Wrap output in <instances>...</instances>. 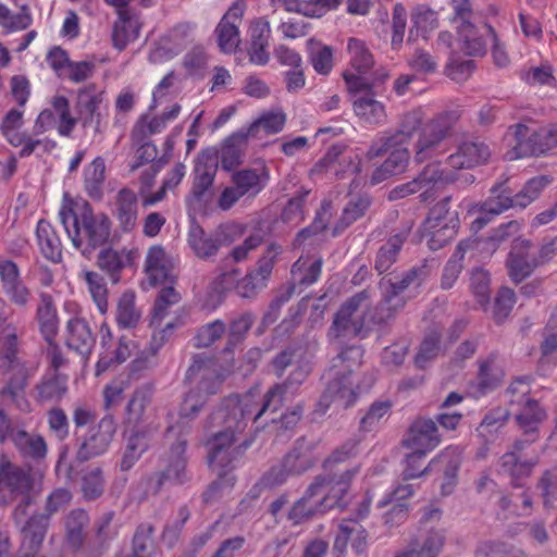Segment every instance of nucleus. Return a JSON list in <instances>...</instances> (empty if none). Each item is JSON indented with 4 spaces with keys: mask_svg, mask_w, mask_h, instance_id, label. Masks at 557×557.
Listing matches in <instances>:
<instances>
[{
    "mask_svg": "<svg viewBox=\"0 0 557 557\" xmlns=\"http://www.w3.org/2000/svg\"><path fill=\"white\" fill-rule=\"evenodd\" d=\"M308 374L307 367L298 366L283 383L274 384L262 396L253 391L243 396H230L212 412V419H223L228 428L244 432L249 421L256 422L268 412L275 413L292 400Z\"/></svg>",
    "mask_w": 557,
    "mask_h": 557,
    "instance_id": "nucleus-1",
    "label": "nucleus"
},
{
    "mask_svg": "<svg viewBox=\"0 0 557 557\" xmlns=\"http://www.w3.org/2000/svg\"><path fill=\"white\" fill-rule=\"evenodd\" d=\"M209 428L222 425L224 429L215 433L208 442V463L212 472L215 473L214 480L207 491L203 493V500L211 503L230 492L235 484V476L232 471L235 469L239 457L244 454L249 443L244 440L239 441L238 432L234 428H228L227 423L222 420H213L212 413L208 419Z\"/></svg>",
    "mask_w": 557,
    "mask_h": 557,
    "instance_id": "nucleus-2",
    "label": "nucleus"
},
{
    "mask_svg": "<svg viewBox=\"0 0 557 557\" xmlns=\"http://www.w3.org/2000/svg\"><path fill=\"white\" fill-rule=\"evenodd\" d=\"M362 357L360 346H349L337 355L329 371L326 388L317 404V412L325 413L331 405L346 409L355 404L360 386L355 384L352 373L361 364Z\"/></svg>",
    "mask_w": 557,
    "mask_h": 557,
    "instance_id": "nucleus-3",
    "label": "nucleus"
},
{
    "mask_svg": "<svg viewBox=\"0 0 557 557\" xmlns=\"http://www.w3.org/2000/svg\"><path fill=\"white\" fill-rule=\"evenodd\" d=\"M227 371L211 356L195 354L186 371V381L193 386L180 409L182 419H193L203 408L209 396L220 392Z\"/></svg>",
    "mask_w": 557,
    "mask_h": 557,
    "instance_id": "nucleus-4",
    "label": "nucleus"
},
{
    "mask_svg": "<svg viewBox=\"0 0 557 557\" xmlns=\"http://www.w3.org/2000/svg\"><path fill=\"white\" fill-rule=\"evenodd\" d=\"M62 223L74 246L84 255L103 245L110 235V221L107 216H96L87 202L76 203L67 213L61 212Z\"/></svg>",
    "mask_w": 557,
    "mask_h": 557,
    "instance_id": "nucleus-5",
    "label": "nucleus"
},
{
    "mask_svg": "<svg viewBox=\"0 0 557 557\" xmlns=\"http://www.w3.org/2000/svg\"><path fill=\"white\" fill-rule=\"evenodd\" d=\"M428 276V267L426 264H422L410 269L397 281L392 282L391 280H383L381 282L383 300L377 307L376 312L371 317L372 322L381 324L392 319L396 311L401 309L406 304V299L401 294L409 288L417 289Z\"/></svg>",
    "mask_w": 557,
    "mask_h": 557,
    "instance_id": "nucleus-6",
    "label": "nucleus"
},
{
    "mask_svg": "<svg viewBox=\"0 0 557 557\" xmlns=\"http://www.w3.org/2000/svg\"><path fill=\"white\" fill-rule=\"evenodd\" d=\"M349 94L356 96L352 101L355 114L364 123L370 125H382L386 122L385 106L375 98L372 91L374 84L366 77L358 76L350 71L343 73Z\"/></svg>",
    "mask_w": 557,
    "mask_h": 557,
    "instance_id": "nucleus-7",
    "label": "nucleus"
},
{
    "mask_svg": "<svg viewBox=\"0 0 557 557\" xmlns=\"http://www.w3.org/2000/svg\"><path fill=\"white\" fill-rule=\"evenodd\" d=\"M460 113L457 110L443 111L430 120L421 129L416 143L417 162L435 157L441 144L450 135Z\"/></svg>",
    "mask_w": 557,
    "mask_h": 557,
    "instance_id": "nucleus-8",
    "label": "nucleus"
},
{
    "mask_svg": "<svg viewBox=\"0 0 557 557\" xmlns=\"http://www.w3.org/2000/svg\"><path fill=\"white\" fill-rule=\"evenodd\" d=\"M449 203L450 197L437 202L423 223V235L428 237V245L432 250L442 248L457 234L459 218Z\"/></svg>",
    "mask_w": 557,
    "mask_h": 557,
    "instance_id": "nucleus-9",
    "label": "nucleus"
},
{
    "mask_svg": "<svg viewBox=\"0 0 557 557\" xmlns=\"http://www.w3.org/2000/svg\"><path fill=\"white\" fill-rule=\"evenodd\" d=\"M366 300H368V294L366 292H361L349 298L341 307L327 332V337L331 342H342L345 338L366 336V318L358 314L362 302Z\"/></svg>",
    "mask_w": 557,
    "mask_h": 557,
    "instance_id": "nucleus-10",
    "label": "nucleus"
},
{
    "mask_svg": "<svg viewBox=\"0 0 557 557\" xmlns=\"http://www.w3.org/2000/svg\"><path fill=\"white\" fill-rule=\"evenodd\" d=\"M243 233L244 226L242 224L227 223L221 225L218 234L212 236L207 234L200 225L193 223L189 227L187 242L196 257L208 260L218 253L223 239L228 243L234 240V237H228V235L240 236Z\"/></svg>",
    "mask_w": 557,
    "mask_h": 557,
    "instance_id": "nucleus-11",
    "label": "nucleus"
},
{
    "mask_svg": "<svg viewBox=\"0 0 557 557\" xmlns=\"http://www.w3.org/2000/svg\"><path fill=\"white\" fill-rule=\"evenodd\" d=\"M37 323L44 336L47 347L45 355L53 369H59L64 363V358L54 337L58 333V317L51 297L47 294L40 296V304L37 307Z\"/></svg>",
    "mask_w": 557,
    "mask_h": 557,
    "instance_id": "nucleus-12",
    "label": "nucleus"
},
{
    "mask_svg": "<svg viewBox=\"0 0 557 557\" xmlns=\"http://www.w3.org/2000/svg\"><path fill=\"white\" fill-rule=\"evenodd\" d=\"M509 135L516 140L515 149L519 157L542 154L557 147V123L532 134L528 126L518 124Z\"/></svg>",
    "mask_w": 557,
    "mask_h": 557,
    "instance_id": "nucleus-13",
    "label": "nucleus"
},
{
    "mask_svg": "<svg viewBox=\"0 0 557 557\" xmlns=\"http://www.w3.org/2000/svg\"><path fill=\"white\" fill-rule=\"evenodd\" d=\"M116 424L112 416H104L97 424L90 426L81 440L77 459L87 461L103 455L113 441Z\"/></svg>",
    "mask_w": 557,
    "mask_h": 557,
    "instance_id": "nucleus-14",
    "label": "nucleus"
},
{
    "mask_svg": "<svg viewBox=\"0 0 557 557\" xmlns=\"http://www.w3.org/2000/svg\"><path fill=\"white\" fill-rule=\"evenodd\" d=\"M422 124V112L411 111L403 116L400 127L392 134H383L372 141L366 158L375 159L388 152L392 147L404 146Z\"/></svg>",
    "mask_w": 557,
    "mask_h": 557,
    "instance_id": "nucleus-15",
    "label": "nucleus"
},
{
    "mask_svg": "<svg viewBox=\"0 0 557 557\" xmlns=\"http://www.w3.org/2000/svg\"><path fill=\"white\" fill-rule=\"evenodd\" d=\"M245 10V0L234 1L216 25L214 35L222 52L232 53L238 48L242 41L239 25L243 22Z\"/></svg>",
    "mask_w": 557,
    "mask_h": 557,
    "instance_id": "nucleus-16",
    "label": "nucleus"
},
{
    "mask_svg": "<svg viewBox=\"0 0 557 557\" xmlns=\"http://www.w3.org/2000/svg\"><path fill=\"white\" fill-rule=\"evenodd\" d=\"M463 52L471 57H483L490 39H495L494 28L478 17L455 26Z\"/></svg>",
    "mask_w": 557,
    "mask_h": 557,
    "instance_id": "nucleus-17",
    "label": "nucleus"
},
{
    "mask_svg": "<svg viewBox=\"0 0 557 557\" xmlns=\"http://www.w3.org/2000/svg\"><path fill=\"white\" fill-rule=\"evenodd\" d=\"M78 119L71 114L70 102L64 96H54L50 100V107L42 110L37 116V124L44 131L55 128L64 137L71 136Z\"/></svg>",
    "mask_w": 557,
    "mask_h": 557,
    "instance_id": "nucleus-18",
    "label": "nucleus"
},
{
    "mask_svg": "<svg viewBox=\"0 0 557 557\" xmlns=\"http://www.w3.org/2000/svg\"><path fill=\"white\" fill-rule=\"evenodd\" d=\"M446 543L444 528H430L397 550L393 557H438Z\"/></svg>",
    "mask_w": 557,
    "mask_h": 557,
    "instance_id": "nucleus-19",
    "label": "nucleus"
},
{
    "mask_svg": "<svg viewBox=\"0 0 557 557\" xmlns=\"http://www.w3.org/2000/svg\"><path fill=\"white\" fill-rule=\"evenodd\" d=\"M528 445H530V443L525 442L523 438H519L512 444V449L505 453L499 458V472L510 476L513 486H520L519 481L529 478L539 463V456L525 460L520 459L519 454L524 450Z\"/></svg>",
    "mask_w": 557,
    "mask_h": 557,
    "instance_id": "nucleus-20",
    "label": "nucleus"
},
{
    "mask_svg": "<svg viewBox=\"0 0 557 557\" xmlns=\"http://www.w3.org/2000/svg\"><path fill=\"white\" fill-rule=\"evenodd\" d=\"M14 521L22 537L17 557H35V506L32 495L22 497L14 510Z\"/></svg>",
    "mask_w": 557,
    "mask_h": 557,
    "instance_id": "nucleus-21",
    "label": "nucleus"
},
{
    "mask_svg": "<svg viewBox=\"0 0 557 557\" xmlns=\"http://www.w3.org/2000/svg\"><path fill=\"white\" fill-rule=\"evenodd\" d=\"M442 442V435L438 426L433 419H416L404 438L403 444L408 449H419L426 453L435 449Z\"/></svg>",
    "mask_w": 557,
    "mask_h": 557,
    "instance_id": "nucleus-22",
    "label": "nucleus"
},
{
    "mask_svg": "<svg viewBox=\"0 0 557 557\" xmlns=\"http://www.w3.org/2000/svg\"><path fill=\"white\" fill-rule=\"evenodd\" d=\"M359 165L360 161L357 160V157L354 156L351 151H348L344 146L334 145L326 151L323 158L317 162L312 172H325L341 176L346 173L359 172Z\"/></svg>",
    "mask_w": 557,
    "mask_h": 557,
    "instance_id": "nucleus-23",
    "label": "nucleus"
},
{
    "mask_svg": "<svg viewBox=\"0 0 557 557\" xmlns=\"http://www.w3.org/2000/svg\"><path fill=\"white\" fill-rule=\"evenodd\" d=\"M447 181L448 175L444 174L440 168V164L430 163L412 181L393 188L388 194V199L398 200L418 191H423L425 194L430 191L436 184Z\"/></svg>",
    "mask_w": 557,
    "mask_h": 557,
    "instance_id": "nucleus-24",
    "label": "nucleus"
},
{
    "mask_svg": "<svg viewBox=\"0 0 557 557\" xmlns=\"http://www.w3.org/2000/svg\"><path fill=\"white\" fill-rule=\"evenodd\" d=\"M358 472L359 467L356 466L346 470L341 475H324L315 478V480H322L324 482L319 496V499L323 500L324 510L335 506H345L344 497L348 492L351 480L358 474Z\"/></svg>",
    "mask_w": 557,
    "mask_h": 557,
    "instance_id": "nucleus-25",
    "label": "nucleus"
},
{
    "mask_svg": "<svg viewBox=\"0 0 557 557\" xmlns=\"http://www.w3.org/2000/svg\"><path fill=\"white\" fill-rule=\"evenodd\" d=\"M461 465V450L457 446H448L431 460L433 470L443 471L441 483L442 495H450L458 482V471Z\"/></svg>",
    "mask_w": 557,
    "mask_h": 557,
    "instance_id": "nucleus-26",
    "label": "nucleus"
},
{
    "mask_svg": "<svg viewBox=\"0 0 557 557\" xmlns=\"http://www.w3.org/2000/svg\"><path fill=\"white\" fill-rule=\"evenodd\" d=\"M33 484L30 468L24 469L10 461L0 463V491L23 497L30 495Z\"/></svg>",
    "mask_w": 557,
    "mask_h": 557,
    "instance_id": "nucleus-27",
    "label": "nucleus"
},
{
    "mask_svg": "<svg viewBox=\"0 0 557 557\" xmlns=\"http://www.w3.org/2000/svg\"><path fill=\"white\" fill-rule=\"evenodd\" d=\"M66 346L87 358L96 344V336L90 323L83 317H73L65 326Z\"/></svg>",
    "mask_w": 557,
    "mask_h": 557,
    "instance_id": "nucleus-28",
    "label": "nucleus"
},
{
    "mask_svg": "<svg viewBox=\"0 0 557 557\" xmlns=\"http://www.w3.org/2000/svg\"><path fill=\"white\" fill-rule=\"evenodd\" d=\"M531 247L530 240L515 239L507 267L512 281L519 283L530 276L532 272L540 265L535 256L529 252Z\"/></svg>",
    "mask_w": 557,
    "mask_h": 557,
    "instance_id": "nucleus-29",
    "label": "nucleus"
},
{
    "mask_svg": "<svg viewBox=\"0 0 557 557\" xmlns=\"http://www.w3.org/2000/svg\"><path fill=\"white\" fill-rule=\"evenodd\" d=\"M112 215L123 232L135 228L138 219V198L134 190L124 187L120 189L112 202Z\"/></svg>",
    "mask_w": 557,
    "mask_h": 557,
    "instance_id": "nucleus-30",
    "label": "nucleus"
},
{
    "mask_svg": "<svg viewBox=\"0 0 557 557\" xmlns=\"http://www.w3.org/2000/svg\"><path fill=\"white\" fill-rule=\"evenodd\" d=\"M324 482L314 480L306 490L304 496L297 500L288 511V519L293 524H300L317 512L323 511V500L319 499Z\"/></svg>",
    "mask_w": 557,
    "mask_h": 557,
    "instance_id": "nucleus-31",
    "label": "nucleus"
},
{
    "mask_svg": "<svg viewBox=\"0 0 557 557\" xmlns=\"http://www.w3.org/2000/svg\"><path fill=\"white\" fill-rule=\"evenodd\" d=\"M488 147L479 140L462 141L457 151L447 158V163L453 169H472L487 161L490 158Z\"/></svg>",
    "mask_w": 557,
    "mask_h": 557,
    "instance_id": "nucleus-32",
    "label": "nucleus"
},
{
    "mask_svg": "<svg viewBox=\"0 0 557 557\" xmlns=\"http://www.w3.org/2000/svg\"><path fill=\"white\" fill-rule=\"evenodd\" d=\"M174 260L160 245L150 247L147 251L145 271L153 284L172 281Z\"/></svg>",
    "mask_w": 557,
    "mask_h": 557,
    "instance_id": "nucleus-33",
    "label": "nucleus"
},
{
    "mask_svg": "<svg viewBox=\"0 0 557 557\" xmlns=\"http://www.w3.org/2000/svg\"><path fill=\"white\" fill-rule=\"evenodd\" d=\"M249 137V132L242 128L223 140L219 157L223 170L230 172L243 163Z\"/></svg>",
    "mask_w": 557,
    "mask_h": 557,
    "instance_id": "nucleus-34",
    "label": "nucleus"
},
{
    "mask_svg": "<svg viewBox=\"0 0 557 557\" xmlns=\"http://www.w3.org/2000/svg\"><path fill=\"white\" fill-rule=\"evenodd\" d=\"M521 409L516 416L519 428L523 431L528 443H534L539 438V426L547 419L546 410L533 398H528L521 404Z\"/></svg>",
    "mask_w": 557,
    "mask_h": 557,
    "instance_id": "nucleus-35",
    "label": "nucleus"
},
{
    "mask_svg": "<svg viewBox=\"0 0 557 557\" xmlns=\"http://www.w3.org/2000/svg\"><path fill=\"white\" fill-rule=\"evenodd\" d=\"M349 536H354L350 546L357 555L364 553L367 547V532L356 520H343L338 525V533L334 540L336 557H344L348 546Z\"/></svg>",
    "mask_w": 557,
    "mask_h": 557,
    "instance_id": "nucleus-36",
    "label": "nucleus"
},
{
    "mask_svg": "<svg viewBox=\"0 0 557 557\" xmlns=\"http://www.w3.org/2000/svg\"><path fill=\"white\" fill-rule=\"evenodd\" d=\"M218 172V153L213 150L202 151L196 162L193 194L201 199L212 186Z\"/></svg>",
    "mask_w": 557,
    "mask_h": 557,
    "instance_id": "nucleus-37",
    "label": "nucleus"
},
{
    "mask_svg": "<svg viewBox=\"0 0 557 557\" xmlns=\"http://www.w3.org/2000/svg\"><path fill=\"white\" fill-rule=\"evenodd\" d=\"M16 334L10 327L5 329L3 352L0 356V373L15 371V376L11 379V385L14 388H22L26 381V374L16 358Z\"/></svg>",
    "mask_w": 557,
    "mask_h": 557,
    "instance_id": "nucleus-38",
    "label": "nucleus"
},
{
    "mask_svg": "<svg viewBox=\"0 0 557 557\" xmlns=\"http://www.w3.org/2000/svg\"><path fill=\"white\" fill-rule=\"evenodd\" d=\"M269 173L264 166L235 171L231 183L247 198H255L267 185Z\"/></svg>",
    "mask_w": 557,
    "mask_h": 557,
    "instance_id": "nucleus-39",
    "label": "nucleus"
},
{
    "mask_svg": "<svg viewBox=\"0 0 557 557\" xmlns=\"http://www.w3.org/2000/svg\"><path fill=\"white\" fill-rule=\"evenodd\" d=\"M323 259L315 256H300L292 265V280L296 287H308L314 284L322 272Z\"/></svg>",
    "mask_w": 557,
    "mask_h": 557,
    "instance_id": "nucleus-40",
    "label": "nucleus"
},
{
    "mask_svg": "<svg viewBox=\"0 0 557 557\" xmlns=\"http://www.w3.org/2000/svg\"><path fill=\"white\" fill-rule=\"evenodd\" d=\"M152 393L148 388H139L134 392L125 408L123 423L127 431H136L145 421L146 412L151 404Z\"/></svg>",
    "mask_w": 557,
    "mask_h": 557,
    "instance_id": "nucleus-41",
    "label": "nucleus"
},
{
    "mask_svg": "<svg viewBox=\"0 0 557 557\" xmlns=\"http://www.w3.org/2000/svg\"><path fill=\"white\" fill-rule=\"evenodd\" d=\"M185 450L186 441L184 438H178L171 446L165 468L160 472L164 475L165 481L181 484L187 480Z\"/></svg>",
    "mask_w": 557,
    "mask_h": 557,
    "instance_id": "nucleus-42",
    "label": "nucleus"
},
{
    "mask_svg": "<svg viewBox=\"0 0 557 557\" xmlns=\"http://www.w3.org/2000/svg\"><path fill=\"white\" fill-rule=\"evenodd\" d=\"M388 158L374 170L371 176L373 185L379 184L393 175L403 173L408 164L409 151L403 146L392 147Z\"/></svg>",
    "mask_w": 557,
    "mask_h": 557,
    "instance_id": "nucleus-43",
    "label": "nucleus"
},
{
    "mask_svg": "<svg viewBox=\"0 0 557 557\" xmlns=\"http://www.w3.org/2000/svg\"><path fill=\"white\" fill-rule=\"evenodd\" d=\"M125 451L120 462L122 471H128L139 460L141 455L149 448L151 443V433L149 430L140 429L129 431Z\"/></svg>",
    "mask_w": 557,
    "mask_h": 557,
    "instance_id": "nucleus-44",
    "label": "nucleus"
},
{
    "mask_svg": "<svg viewBox=\"0 0 557 557\" xmlns=\"http://www.w3.org/2000/svg\"><path fill=\"white\" fill-rule=\"evenodd\" d=\"M117 20L113 24L112 41L113 46L123 50L126 46L137 39L139 35V22L132 16L128 10H120Z\"/></svg>",
    "mask_w": 557,
    "mask_h": 557,
    "instance_id": "nucleus-45",
    "label": "nucleus"
},
{
    "mask_svg": "<svg viewBox=\"0 0 557 557\" xmlns=\"http://www.w3.org/2000/svg\"><path fill=\"white\" fill-rule=\"evenodd\" d=\"M313 445L304 438L296 441L294 447L283 458L285 467L293 475H299L314 465Z\"/></svg>",
    "mask_w": 557,
    "mask_h": 557,
    "instance_id": "nucleus-46",
    "label": "nucleus"
},
{
    "mask_svg": "<svg viewBox=\"0 0 557 557\" xmlns=\"http://www.w3.org/2000/svg\"><path fill=\"white\" fill-rule=\"evenodd\" d=\"M132 261V252L125 249H103L97 257V265L106 272L111 282L116 284L120 281L121 271Z\"/></svg>",
    "mask_w": 557,
    "mask_h": 557,
    "instance_id": "nucleus-47",
    "label": "nucleus"
},
{
    "mask_svg": "<svg viewBox=\"0 0 557 557\" xmlns=\"http://www.w3.org/2000/svg\"><path fill=\"white\" fill-rule=\"evenodd\" d=\"M281 3L286 11L309 17H321L327 11L336 9L342 0H272Z\"/></svg>",
    "mask_w": 557,
    "mask_h": 557,
    "instance_id": "nucleus-48",
    "label": "nucleus"
},
{
    "mask_svg": "<svg viewBox=\"0 0 557 557\" xmlns=\"http://www.w3.org/2000/svg\"><path fill=\"white\" fill-rule=\"evenodd\" d=\"M102 102V91L97 90L95 85L82 88L77 95V110L83 127L92 123L95 116H99L98 109Z\"/></svg>",
    "mask_w": 557,
    "mask_h": 557,
    "instance_id": "nucleus-49",
    "label": "nucleus"
},
{
    "mask_svg": "<svg viewBox=\"0 0 557 557\" xmlns=\"http://www.w3.org/2000/svg\"><path fill=\"white\" fill-rule=\"evenodd\" d=\"M72 500V493L66 488L54 490L46 500L44 512L37 517V539L44 537L52 515L65 508Z\"/></svg>",
    "mask_w": 557,
    "mask_h": 557,
    "instance_id": "nucleus-50",
    "label": "nucleus"
},
{
    "mask_svg": "<svg viewBox=\"0 0 557 557\" xmlns=\"http://www.w3.org/2000/svg\"><path fill=\"white\" fill-rule=\"evenodd\" d=\"M347 51L350 58V66L354 74L363 77L374 65V58L366 42L358 38H349Z\"/></svg>",
    "mask_w": 557,
    "mask_h": 557,
    "instance_id": "nucleus-51",
    "label": "nucleus"
},
{
    "mask_svg": "<svg viewBox=\"0 0 557 557\" xmlns=\"http://www.w3.org/2000/svg\"><path fill=\"white\" fill-rule=\"evenodd\" d=\"M371 206V198L368 195H356L350 198L343 209L333 234L338 235L348 226L362 218Z\"/></svg>",
    "mask_w": 557,
    "mask_h": 557,
    "instance_id": "nucleus-52",
    "label": "nucleus"
},
{
    "mask_svg": "<svg viewBox=\"0 0 557 557\" xmlns=\"http://www.w3.org/2000/svg\"><path fill=\"white\" fill-rule=\"evenodd\" d=\"M471 240H462L456 247L454 253L444 265L441 276V288L444 290L450 289L457 282L462 269L465 253L472 247Z\"/></svg>",
    "mask_w": 557,
    "mask_h": 557,
    "instance_id": "nucleus-53",
    "label": "nucleus"
},
{
    "mask_svg": "<svg viewBox=\"0 0 557 557\" xmlns=\"http://www.w3.org/2000/svg\"><path fill=\"white\" fill-rule=\"evenodd\" d=\"M37 245L44 257L52 263L61 260V243L50 224L45 220L37 222Z\"/></svg>",
    "mask_w": 557,
    "mask_h": 557,
    "instance_id": "nucleus-54",
    "label": "nucleus"
},
{
    "mask_svg": "<svg viewBox=\"0 0 557 557\" xmlns=\"http://www.w3.org/2000/svg\"><path fill=\"white\" fill-rule=\"evenodd\" d=\"M78 277L85 283L87 290L101 313L108 310V287L104 277L88 269H83Z\"/></svg>",
    "mask_w": 557,
    "mask_h": 557,
    "instance_id": "nucleus-55",
    "label": "nucleus"
},
{
    "mask_svg": "<svg viewBox=\"0 0 557 557\" xmlns=\"http://www.w3.org/2000/svg\"><path fill=\"white\" fill-rule=\"evenodd\" d=\"M513 207H518L517 194L512 196L505 183L494 185L490 197L482 203V209L492 215H499Z\"/></svg>",
    "mask_w": 557,
    "mask_h": 557,
    "instance_id": "nucleus-56",
    "label": "nucleus"
},
{
    "mask_svg": "<svg viewBox=\"0 0 557 557\" xmlns=\"http://www.w3.org/2000/svg\"><path fill=\"white\" fill-rule=\"evenodd\" d=\"M106 178V163L101 157H97L84 171L85 189L89 197L101 199Z\"/></svg>",
    "mask_w": 557,
    "mask_h": 557,
    "instance_id": "nucleus-57",
    "label": "nucleus"
},
{
    "mask_svg": "<svg viewBox=\"0 0 557 557\" xmlns=\"http://www.w3.org/2000/svg\"><path fill=\"white\" fill-rule=\"evenodd\" d=\"M89 523V516L84 509H73L65 517L66 539L71 546L78 548L85 539V528Z\"/></svg>",
    "mask_w": 557,
    "mask_h": 557,
    "instance_id": "nucleus-58",
    "label": "nucleus"
},
{
    "mask_svg": "<svg viewBox=\"0 0 557 557\" xmlns=\"http://www.w3.org/2000/svg\"><path fill=\"white\" fill-rule=\"evenodd\" d=\"M106 480L100 468L85 470L81 478V492L83 498L92 502L101 497L104 492Z\"/></svg>",
    "mask_w": 557,
    "mask_h": 557,
    "instance_id": "nucleus-59",
    "label": "nucleus"
},
{
    "mask_svg": "<svg viewBox=\"0 0 557 557\" xmlns=\"http://www.w3.org/2000/svg\"><path fill=\"white\" fill-rule=\"evenodd\" d=\"M309 61L318 74L327 75L333 69V49L314 39L308 40Z\"/></svg>",
    "mask_w": 557,
    "mask_h": 557,
    "instance_id": "nucleus-60",
    "label": "nucleus"
},
{
    "mask_svg": "<svg viewBox=\"0 0 557 557\" xmlns=\"http://www.w3.org/2000/svg\"><path fill=\"white\" fill-rule=\"evenodd\" d=\"M406 237V234H396L380 248L375 260V269L380 274L386 272L395 263Z\"/></svg>",
    "mask_w": 557,
    "mask_h": 557,
    "instance_id": "nucleus-61",
    "label": "nucleus"
},
{
    "mask_svg": "<svg viewBox=\"0 0 557 557\" xmlns=\"http://www.w3.org/2000/svg\"><path fill=\"white\" fill-rule=\"evenodd\" d=\"M132 342L121 337L111 350L101 351L97 363L98 371L107 370L113 363H122L131 357Z\"/></svg>",
    "mask_w": 557,
    "mask_h": 557,
    "instance_id": "nucleus-62",
    "label": "nucleus"
},
{
    "mask_svg": "<svg viewBox=\"0 0 557 557\" xmlns=\"http://www.w3.org/2000/svg\"><path fill=\"white\" fill-rule=\"evenodd\" d=\"M508 411L504 408H495L487 412L478 428L479 434L485 441H492L497 432L506 424Z\"/></svg>",
    "mask_w": 557,
    "mask_h": 557,
    "instance_id": "nucleus-63",
    "label": "nucleus"
},
{
    "mask_svg": "<svg viewBox=\"0 0 557 557\" xmlns=\"http://www.w3.org/2000/svg\"><path fill=\"white\" fill-rule=\"evenodd\" d=\"M543 505L547 509H557V471L546 470L539 480Z\"/></svg>",
    "mask_w": 557,
    "mask_h": 557,
    "instance_id": "nucleus-64",
    "label": "nucleus"
}]
</instances>
